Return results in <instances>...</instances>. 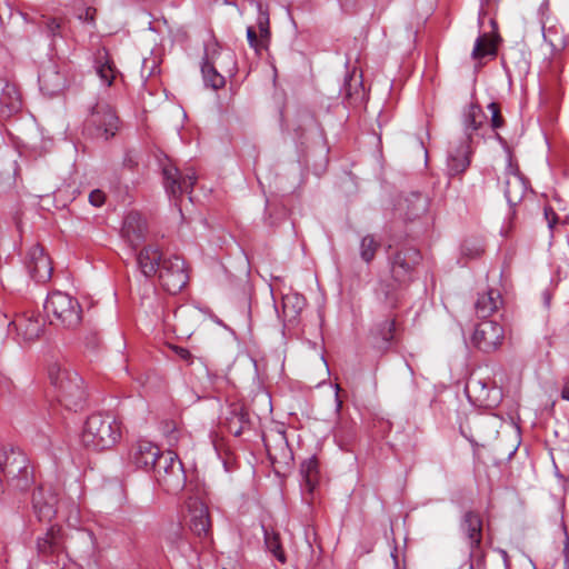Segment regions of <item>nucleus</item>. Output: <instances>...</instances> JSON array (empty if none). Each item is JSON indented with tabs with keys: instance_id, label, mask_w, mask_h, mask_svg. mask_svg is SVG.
I'll return each mask as SVG.
<instances>
[{
	"instance_id": "f257e3e1",
	"label": "nucleus",
	"mask_w": 569,
	"mask_h": 569,
	"mask_svg": "<svg viewBox=\"0 0 569 569\" xmlns=\"http://www.w3.org/2000/svg\"><path fill=\"white\" fill-rule=\"evenodd\" d=\"M121 437V423L109 413H93L88 417L82 433L81 442L93 450L112 448Z\"/></svg>"
},
{
	"instance_id": "f03ea898",
	"label": "nucleus",
	"mask_w": 569,
	"mask_h": 569,
	"mask_svg": "<svg viewBox=\"0 0 569 569\" xmlns=\"http://www.w3.org/2000/svg\"><path fill=\"white\" fill-rule=\"evenodd\" d=\"M48 378L57 390L58 400L69 409L77 410L84 400L82 378L74 371L54 362L48 367Z\"/></svg>"
},
{
	"instance_id": "7ed1b4c3",
	"label": "nucleus",
	"mask_w": 569,
	"mask_h": 569,
	"mask_svg": "<svg viewBox=\"0 0 569 569\" xmlns=\"http://www.w3.org/2000/svg\"><path fill=\"white\" fill-rule=\"evenodd\" d=\"M48 378L57 390L58 400L69 409L77 410L84 400L82 378L74 371L54 362L48 367Z\"/></svg>"
},
{
	"instance_id": "20e7f679",
	"label": "nucleus",
	"mask_w": 569,
	"mask_h": 569,
	"mask_svg": "<svg viewBox=\"0 0 569 569\" xmlns=\"http://www.w3.org/2000/svg\"><path fill=\"white\" fill-rule=\"evenodd\" d=\"M44 311L57 323L67 329H76L82 321V307L77 298L62 291L48 295Z\"/></svg>"
},
{
	"instance_id": "39448f33",
	"label": "nucleus",
	"mask_w": 569,
	"mask_h": 569,
	"mask_svg": "<svg viewBox=\"0 0 569 569\" xmlns=\"http://www.w3.org/2000/svg\"><path fill=\"white\" fill-rule=\"evenodd\" d=\"M0 480L16 490H26L32 482L28 457L20 450H4L0 455Z\"/></svg>"
},
{
	"instance_id": "423d86ee",
	"label": "nucleus",
	"mask_w": 569,
	"mask_h": 569,
	"mask_svg": "<svg viewBox=\"0 0 569 569\" xmlns=\"http://www.w3.org/2000/svg\"><path fill=\"white\" fill-rule=\"evenodd\" d=\"M152 470L156 482L167 493L177 495L184 488L187 477L183 465L176 452L164 451Z\"/></svg>"
},
{
	"instance_id": "0eeeda50",
	"label": "nucleus",
	"mask_w": 569,
	"mask_h": 569,
	"mask_svg": "<svg viewBox=\"0 0 569 569\" xmlns=\"http://www.w3.org/2000/svg\"><path fill=\"white\" fill-rule=\"evenodd\" d=\"M499 181L508 204L513 208L520 203L528 191V181L520 173L519 167L513 162L510 153H508L507 166Z\"/></svg>"
},
{
	"instance_id": "6e6552de",
	"label": "nucleus",
	"mask_w": 569,
	"mask_h": 569,
	"mask_svg": "<svg viewBox=\"0 0 569 569\" xmlns=\"http://www.w3.org/2000/svg\"><path fill=\"white\" fill-rule=\"evenodd\" d=\"M157 272L161 287L171 295L180 292L188 282L184 262L178 256L164 257Z\"/></svg>"
},
{
	"instance_id": "1a4fd4ad",
	"label": "nucleus",
	"mask_w": 569,
	"mask_h": 569,
	"mask_svg": "<svg viewBox=\"0 0 569 569\" xmlns=\"http://www.w3.org/2000/svg\"><path fill=\"white\" fill-rule=\"evenodd\" d=\"M505 340V329L501 323L493 320L479 322L471 336V343L479 351L491 353L498 350Z\"/></svg>"
},
{
	"instance_id": "9d476101",
	"label": "nucleus",
	"mask_w": 569,
	"mask_h": 569,
	"mask_svg": "<svg viewBox=\"0 0 569 569\" xmlns=\"http://www.w3.org/2000/svg\"><path fill=\"white\" fill-rule=\"evenodd\" d=\"M163 186L167 193L173 198L183 193H190L197 181V174L193 169L188 168L181 172L174 164L166 163L162 166Z\"/></svg>"
},
{
	"instance_id": "9b49d317",
	"label": "nucleus",
	"mask_w": 569,
	"mask_h": 569,
	"mask_svg": "<svg viewBox=\"0 0 569 569\" xmlns=\"http://www.w3.org/2000/svg\"><path fill=\"white\" fill-rule=\"evenodd\" d=\"M236 68L234 53L224 49L214 40L204 44L200 71H232Z\"/></svg>"
},
{
	"instance_id": "f8f14e48",
	"label": "nucleus",
	"mask_w": 569,
	"mask_h": 569,
	"mask_svg": "<svg viewBox=\"0 0 569 569\" xmlns=\"http://www.w3.org/2000/svg\"><path fill=\"white\" fill-rule=\"evenodd\" d=\"M491 30L480 34L473 44L471 58L475 61V67L480 68L485 63L497 56L498 46L501 38L498 34V27L493 19L490 20Z\"/></svg>"
},
{
	"instance_id": "ddd939ff",
	"label": "nucleus",
	"mask_w": 569,
	"mask_h": 569,
	"mask_svg": "<svg viewBox=\"0 0 569 569\" xmlns=\"http://www.w3.org/2000/svg\"><path fill=\"white\" fill-rule=\"evenodd\" d=\"M162 455L156 443L141 439L131 447L128 459L136 468L151 470Z\"/></svg>"
},
{
	"instance_id": "4468645a",
	"label": "nucleus",
	"mask_w": 569,
	"mask_h": 569,
	"mask_svg": "<svg viewBox=\"0 0 569 569\" xmlns=\"http://www.w3.org/2000/svg\"><path fill=\"white\" fill-rule=\"evenodd\" d=\"M429 198L420 192H410L401 197L395 207L396 213L406 220H416L427 213Z\"/></svg>"
},
{
	"instance_id": "2eb2a0df",
	"label": "nucleus",
	"mask_w": 569,
	"mask_h": 569,
	"mask_svg": "<svg viewBox=\"0 0 569 569\" xmlns=\"http://www.w3.org/2000/svg\"><path fill=\"white\" fill-rule=\"evenodd\" d=\"M9 327L13 328L23 341H33L43 332L44 321L33 311H27L18 315Z\"/></svg>"
},
{
	"instance_id": "dca6fc26",
	"label": "nucleus",
	"mask_w": 569,
	"mask_h": 569,
	"mask_svg": "<svg viewBox=\"0 0 569 569\" xmlns=\"http://www.w3.org/2000/svg\"><path fill=\"white\" fill-rule=\"evenodd\" d=\"M189 510V528L200 538L209 536L211 521L209 510L206 505L198 498H189L187 501Z\"/></svg>"
},
{
	"instance_id": "f3484780",
	"label": "nucleus",
	"mask_w": 569,
	"mask_h": 569,
	"mask_svg": "<svg viewBox=\"0 0 569 569\" xmlns=\"http://www.w3.org/2000/svg\"><path fill=\"white\" fill-rule=\"evenodd\" d=\"M27 268L37 282L50 280L53 270L50 258L44 253L43 248L38 244L29 250Z\"/></svg>"
},
{
	"instance_id": "a211bd4d",
	"label": "nucleus",
	"mask_w": 569,
	"mask_h": 569,
	"mask_svg": "<svg viewBox=\"0 0 569 569\" xmlns=\"http://www.w3.org/2000/svg\"><path fill=\"white\" fill-rule=\"evenodd\" d=\"M420 253L413 248L396 252L391 261V273L396 281L406 282L410 279L412 268L418 263Z\"/></svg>"
},
{
	"instance_id": "6ab92c4d",
	"label": "nucleus",
	"mask_w": 569,
	"mask_h": 569,
	"mask_svg": "<svg viewBox=\"0 0 569 569\" xmlns=\"http://www.w3.org/2000/svg\"><path fill=\"white\" fill-rule=\"evenodd\" d=\"M121 233L132 248L138 247L146 239V220L139 212H129L123 220Z\"/></svg>"
},
{
	"instance_id": "aec40b11",
	"label": "nucleus",
	"mask_w": 569,
	"mask_h": 569,
	"mask_svg": "<svg viewBox=\"0 0 569 569\" xmlns=\"http://www.w3.org/2000/svg\"><path fill=\"white\" fill-rule=\"evenodd\" d=\"M33 509L40 521H49L58 512V499L57 497L44 491L43 488H39L33 492L32 497Z\"/></svg>"
},
{
	"instance_id": "412c9836",
	"label": "nucleus",
	"mask_w": 569,
	"mask_h": 569,
	"mask_svg": "<svg viewBox=\"0 0 569 569\" xmlns=\"http://www.w3.org/2000/svg\"><path fill=\"white\" fill-rule=\"evenodd\" d=\"M91 118L92 122L99 130H102L107 139L116 134L119 128V118L112 108L97 104L93 108Z\"/></svg>"
},
{
	"instance_id": "4be33fe9",
	"label": "nucleus",
	"mask_w": 569,
	"mask_h": 569,
	"mask_svg": "<svg viewBox=\"0 0 569 569\" xmlns=\"http://www.w3.org/2000/svg\"><path fill=\"white\" fill-rule=\"evenodd\" d=\"M163 258L157 247L147 246L139 252L137 263L142 274L149 278L157 273Z\"/></svg>"
},
{
	"instance_id": "5701e85b",
	"label": "nucleus",
	"mask_w": 569,
	"mask_h": 569,
	"mask_svg": "<svg viewBox=\"0 0 569 569\" xmlns=\"http://www.w3.org/2000/svg\"><path fill=\"white\" fill-rule=\"evenodd\" d=\"M502 306V297L497 289H488L479 293L475 303L476 313L480 318H487L498 311Z\"/></svg>"
},
{
	"instance_id": "b1692460",
	"label": "nucleus",
	"mask_w": 569,
	"mask_h": 569,
	"mask_svg": "<svg viewBox=\"0 0 569 569\" xmlns=\"http://www.w3.org/2000/svg\"><path fill=\"white\" fill-rule=\"evenodd\" d=\"M461 529L468 539V545L471 550L480 546L482 538V521L478 513L473 511L466 512Z\"/></svg>"
},
{
	"instance_id": "393cba45",
	"label": "nucleus",
	"mask_w": 569,
	"mask_h": 569,
	"mask_svg": "<svg viewBox=\"0 0 569 569\" xmlns=\"http://www.w3.org/2000/svg\"><path fill=\"white\" fill-rule=\"evenodd\" d=\"M301 487L305 492L312 493L319 483V462L315 456L305 459L300 465Z\"/></svg>"
},
{
	"instance_id": "a878e982",
	"label": "nucleus",
	"mask_w": 569,
	"mask_h": 569,
	"mask_svg": "<svg viewBox=\"0 0 569 569\" xmlns=\"http://www.w3.org/2000/svg\"><path fill=\"white\" fill-rule=\"evenodd\" d=\"M470 143L462 142L456 151H450L447 160L450 176L462 173L470 166Z\"/></svg>"
},
{
	"instance_id": "bb28decb",
	"label": "nucleus",
	"mask_w": 569,
	"mask_h": 569,
	"mask_svg": "<svg viewBox=\"0 0 569 569\" xmlns=\"http://www.w3.org/2000/svg\"><path fill=\"white\" fill-rule=\"evenodd\" d=\"M37 548L43 557L58 555L64 548L60 535V529L50 528L44 536L37 539Z\"/></svg>"
},
{
	"instance_id": "cd10ccee",
	"label": "nucleus",
	"mask_w": 569,
	"mask_h": 569,
	"mask_svg": "<svg viewBox=\"0 0 569 569\" xmlns=\"http://www.w3.org/2000/svg\"><path fill=\"white\" fill-rule=\"evenodd\" d=\"M486 119V114L478 104H470L463 113V130L466 134V141L470 143L473 133L482 126Z\"/></svg>"
},
{
	"instance_id": "c85d7f7f",
	"label": "nucleus",
	"mask_w": 569,
	"mask_h": 569,
	"mask_svg": "<svg viewBox=\"0 0 569 569\" xmlns=\"http://www.w3.org/2000/svg\"><path fill=\"white\" fill-rule=\"evenodd\" d=\"M305 307V297L297 292L287 293L282 297V316L286 321H296Z\"/></svg>"
},
{
	"instance_id": "c756f323",
	"label": "nucleus",
	"mask_w": 569,
	"mask_h": 569,
	"mask_svg": "<svg viewBox=\"0 0 569 569\" xmlns=\"http://www.w3.org/2000/svg\"><path fill=\"white\" fill-rule=\"evenodd\" d=\"M38 82L40 90L49 97L58 94L66 88L64 73H39Z\"/></svg>"
},
{
	"instance_id": "7c9ffc66",
	"label": "nucleus",
	"mask_w": 569,
	"mask_h": 569,
	"mask_svg": "<svg viewBox=\"0 0 569 569\" xmlns=\"http://www.w3.org/2000/svg\"><path fill=\"white\" fill-rule=\"evenodd\" d=\"M0 106L6 107L10 112L21 108L20 93L13 83L0 78Z\"/></svg>"
},
{
	"instance_id": "2f4dec72",
	"label": "nucleus",
	"mask_w": 569,
	"mask_h": 569,
	"mask_svg": "<svg viewBox=\"0 0 569 569\" xmlns=\"http://www.w3.org/2000/svg\"><path fill=\"white\" fill-rule=\"evenodd\" d=\"M501 61L505 71H526L529 68L525 53L517 48L505 51Z\"/></svg>"
},
{
	"instance_id": "473e14b6",
	"label": "nucleus",
	"mask_w": 569,
	"mask_h": 569,
	"mask_svg": "<svg viewBox=\"0 0 569 569\" xmlns=\"http://www.w3.org/2000/svg\"><path fill=\"white\" fill-rule=\"evenodd\" d=\"M263 533H264V545H266L267 549L272 553V556L277 560H279L280 562L283 563L286 561V556L282 550V547H281V543L279 540V536L274 532L268 531L264 528H263Z\"/></svg>"
},
{
	"instance_id": "72a5a7b5",
	"label": "nucleus",
	"mask_w": 569,
	"mask_h": 569,
	"mask_svg": "<svg viewBox=\"0 0 569 569\" xmlns=\"http://www.w3.org/2000/svg\"><path fill=\"white\" fill-rule=\"evenodd\" d=\"M380 247V242L373 236L368 234L361 239L360 242V257L363 261L370 262Z\"/></svg>"
},
{
	"instance_id": "f704fd0d",
	"label": "nucleus",
	"mask_w": 569,
	"mask_h": 569,
	"mask_svg": "<svg viewBox=\"0 0 569 569\" xmlns=\"http://www.w3.org/2000/svg\"><path fill=\"white\" fill-rule=\"evenodd\" d=\"M94 71H116L108 51L104 48L98 49L94 53Z\"/></svg>"
},
{
	"instance_id": "c9c22d12",
	"label": "nucleus",
	"mask_w": 569,
	"mask_h": 569,
	"mask_svg": "<svg viewBox=\"0 0 569 569\" xmlns=\"http://www.w3.org/2000/svg\"><path fill=\"white\" fill-rule=\"evenodd\" d=\"M258 12L257 24L260 31L261 38L267 37L269 33V13L268 10L263 8L262 3L259 1L252 2Z\"/></svg>"
},
{
	"instance_id": "e433bc0d",
	"label": "nucleus",
	"mask_w": 569,
	"mask_h": 569,
	"mask_svg": "<svg viewBox=\"0 0 569 569\" xmlns=\"http://www.w3.org/2000/svg\"><path fill=\"white\" fill-rule=\"evenodd\" d=\"M164 540L171 549H180L186 545L182 531L177 526L173 527L172 530L164 536Z\"/></svg>"
},
{
	"instance_id": "4c0bfd02",
	"label": "nucleus",
	"mask_w": 569,
	"mask_h": 569,
	"mask_svg": "<svg viewBox=\"0 0 569 569\" xmlns=\"http://www.w3.org/2000/svg\"><path fill=\"white\" fill-rule=\"evenodd\" d=\"M203 84L206 88L218 90L226 84V78L222 73H203Z\"/></svg>"
},
{
	"instance_id": "58836bf2",
	"label": "nucleus",
	"mask_w": 569,
	"mask_h": 569,
	"mask_svg": "<svg viewBox=\"0 0 569 569\" xmlns=\"http://www.w3.org/2000/svg\"><path fill=\"white\" fill-rule=\"evenodd\" d=\"M478 390H480L479 400L485 401L488 393L487 385L480 379H470L466 385V392L470 395Z\"/></svg>"
},
{
	"instance_id": "ea45409f",
	"label": "nucleus",
	"mask_w": 569,
	"mask_h": 569,
	"mask_svg": "<svg viewBox=\"0 0 569 569\" xmlns=\"http://www.w3.org/2000/svg\"><path fill=\"white\" fill-rule=\"evenodd\" d=\"M395 328H396L395 320L387 319L379 325L378 336L385 342H390L393 339Z\"/></svg>"
},
{
	"instance_id": "a19ab883",
	"label": "nucleus",
	"mask_w": 569,
	"mask_h": 569,
	"mask_svg": "<svg viewBox=\"0 0 569 569\" xmlns=\"http://www.w3.org/2000/svg\"><path fill=\"white\" fill-rule=\"evenodd\" d=\"M44 26H46V32L48 33V36L56 37L60 32L61 22L56 18H48L44 21Z\"/></svg>"
},
{
	"instance_id": "79ce46f5",
	"label": "nucleus",
	"mask_w": 569,
	"mask_h": 569,
	"mask_svg": "<svg viewBox=\"0 0 569 569\" xmlns=\"http://www.w3.org/2000/svg\"><path fill=\"white\" fill-rule=\"evenodd\" d=\"M488 108L491 111V124H492V128L497 129V128L501 127L502 118L500 116V111H499V108H498L497 103L491 102L488 106Z\"/></svg>"
},
{
	"instance_id": "37998d69",
	"label": "nucleus",
	"mask_w": 569,
	"mask_h": 569,
	"mask_svg": "<svg viewBox=\"0 0 569 569\" xmlns=\"http://www.w3.org/2000/svg\"><path fill=\"white\" fill-rule=\"evenodd\" d=\"M462 254L469 258H478L482 254L483 249L480 246L470 247L468 243H465L461 248Z\"/></svg>"
},
{
	"instance_id": "c03bdc74",
	"label": "nucleus",
	"mask_w": 569,
	"mask_h": 569,
	"mask_svg": "<svg viewBox=\"0 0 569 569\" xmlns=\"http://www.w3.org/2000/svg\"><path fill=\"white\" fill-rule=\"evenodd\" d=\"M106 201V194L99 190H92L89 194V202L94 207H101Z\"/></svg>"
},
{
	"instance_id": "a18cd8bd",
	"label": "nucleus",
	"mask_w": 569,
	"mask_h": 569,
	"mask_svg": "<svg viewBox=\"0 0 569 569\" xmlns=\"http://www.w3.org/2000/svg\"><path fill=\"white\" fill-rule=\"evenodd\" d=\"M545 219L547 221V226L550 230L553 229V227L558 222V214L551 207H545L543 209Z\"/></svg>"
},
{
	"instance_id": "49530a36",
	"label": "nucleus",
	"mask_w": 569,
	"mask_h": 569,
	"mask_svg": "<svg viewBox=\"0 0 569 569\" xmlns=\"http://www.w3.org/2000/svg\"><path fill=\"white\" fill-rule=\"evenodd\" d=\"M78 538L88 545V548L92 550L94 548V536L91 531L80 530L78 531Z\"/></svg>"
},
{
	"instance_id": "de8ad7c7",
	"label": "nucleus",
	"mask_w": 569,
	"mask_h": 569,
	"mask_svg": "<svg viewBox=\"0 0 569 569\" xmlns=\"http://www.w3.org/2000/svg\"><path fill=\"white\" fill-rule=\"evenodd\" d=\"M94 14H96V9L86 8L84 12L79 14V19H81L90 24H93L94 23Z\"/></svg>"
},
{
	"instance_id": "09e8293b",
	"label": "nucleus",
	"mask_w": 569,
	"mask_h": 569,
	"mask_svg": "<svg viewBox=\"0 0 569 569\" xmlns=\"http://www.w3.org/2000/svg\"><path fill=\"white\" fill-rule=\"evenodd\" d=\"M100 83L104 87H109L116 79V73H96Z\"/></svg>"
},
{
	"instance_id": "8fccbe9b",
	"label": "nucleus",
	"mask_w": 569,
	"mask_h": 569,
	"mask_svg": "<svg viewBox=\"0 0 569 569\" xmlns=\"http://www.w3.org/2000/svg\"><path fill=\"white\" fill-rule=\"evenodd\" d=\"M173 350H174L176 355H177L180 359H182V360H184V361H187V362H190V361H191L192 356H191V352H190L188 349L182 348V347H174V349H173Z\"/></svg>"
},
{
	"instance_id": "3c124183",
	"label": "nucleus",
	"mask_w": 569,
	"mask_h": 569,
	"mask_svg": "<svg viewBox=\"0 0 569 569\" xmlns=\"http://www.w3.org/2000/svg\"><path fill=\"white\" fill-rule=\"evenodd\" d=\"M247 39L250 43V46L254 49L258 48V38H257V33L256 31L253 30V28L249 27L247 29Z\"/></svg>"
},
{
	"instance_id": "603ef678",
	"label": "nucleus",
	"mask_w": 569,
	"mask_h": 569,
	"mask_svg": "<svg viewBox=\"0 0 569 569\" xmlns=\"http://www.w3.org/2000/svg\"><path fill=\"white\" fill-rule=\"evenodd\" d=\"M562 399L569 401V377L566 379L562 391H561Z\"/></svg>"
},
{
	"instance_id": "864d4df0",
	"label": "nucleus",
	"mask_w": 569,
	"mask_h": 569,
	"mask_svg": "<svg viewBox=\"0 0 569 569\" xmlns=\"http://www.w3.org/2000/svg\"><path fill=\"white\" fill-rule=\"evenodd\" d=\"M143 68L144 69H150V71H153L156 69L154 61H152V63L149 64V61L147 59H144L143 60Z\"/></svg>"
},
{
	"instance_id": "5fc2aeb1",
	"label": "nucleus",
	"mask_w": 569,
	"mask_h": 569,
	"mask_svg": "<svg viewBox=\"0 0 569 569\" xmlns=\"http://www.w3.org/2000/svg\"><path fill=\"white\" fill-rule=\"evenodd\" d=\"M349 76V81L353 80L357 76V73H348Z\"/></svg>"
},
{
	"instance_id": "6e6d98bb",
	"label": "nucleus",
	"mask_w": 569,
	"mask_h": 569,
	"mask_svg": "<svg viewBox=\"0 0 569 569\" xmlns=\"http://www.w3.org/2000/svg\"><path fill=\"white\" fill-rule=\"evenodd\" d=\"M542 36H543V39L547 41L548 37H547L546 32H545V28L543 27H542Z\"/></svg>"
},
{
	"instance_id": "4d7b16f0",
	"label": "nucleus",
	"mask_w": 569,
	"mask_h": 569,
	"mask_svg": "<svg viewBox=\"0 0 569 569\" xmlns=\"http://www.w3.org/2000/svg\"><path fill=\"white\" fill-rule=\"evenodd\" d=\"M358 76H359V83H362V76H363V73H359Z\"/></svg>"
},
{
	"instance_id": "13d9d810",
	"label": "nucleus",
	"mask_w": 569,
	"mask_h": 569,
	"mask_svg": "<svg viewBox=\"0 0 569 569\" xmlns=\"http://www.w3.org/2000/svg\"><path fill=\"white\" fill-rule=\"evenodd\" d=\"M341 407V401L337 398V408L339 409Z\"/></svg>"
},
{
	"instance_id": "bf43d9fd",
	"label": "nucleus",
	"mask_w": 569,
	"mask_h": 569,
	"mask_svg": "<svg viewBox=\"0 0 569 569\" xmlns=\"http://www.w3.org/2000/svg\"><path fill=\"white\" fill-rule=\"evenodd\" d=\"M276 80H277V73H274V76H273V79H272L273 83H276Z\"/></svg>"
}]
</instances>
